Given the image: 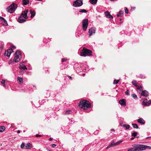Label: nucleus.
<instances>
[{
	"label": "nucleus",
	"mask_w": 151,
	"mask_h": 151,
	"mask_svg": "<svg viewBox=\"0 0 151 151\" xmlns=\"http://www.w3.org/2000/svg\"><path fill=\"white\" fill-rule=\"evenodd\" d=\"M97 0H90V1L91 4L95 5L96 4Z\"/></svg>",
	"instance_id": "4be33fe9"
},
{
	"label": "nucleus",
	"mask_w": 151,
	"mask_h": 151,
	"mask_svg": "<svg viewBox=\"0 0 151 151\" xmlns=\"http://www.w3.org/2000/svg\"><path fill=\"white\" fill-rule=\"evenodd\" d=\"M132 96L134 99H137V96L136 94H133L132 95Z\"/></svg>",
	"instance_id": "7c9ffc66"
},
{
	"label": "nucleus",
	"mask_w": 151,
	"mask_h": 151,
	"mask_svg": "<svg viewBox=\"0 0 151 151\" xmlns=\"http://www.w3.org/2000/svg\"><path fill=\"white\" fill-rule=\"evenodd\" d=\"M80 55L81 56L84 57H86V56H90L92 55V51L84 47L82 50Z\"/></svg>",
	"instance_id": "7ed1b4c3"
},
{
	"label": "nucleus",
	"mask_w": 151,
	"mask_h": 151,
	"mask_svg": "<svg viewBox=\"0 0 151 151\" xmlns=\"http://www.w3.org/2000/svg\"><path fill=\"white\" fill-rule=\"evenodd\" d=\"M0 19L4 21V22L5 23V25H6L7 24V22L6 21V20L4 19V18L0 16Z\"/></svg>",
	"instance_id": "b1692460"
},
{
	"label": "nucleus",
	"mask_w": 151,
	"mask_h": 151,
	"mask_svg": "<svg viewBox=\"0 0 151 151\" xmlns=\"http://www.w3.org/2000/svg\"><path fill=\"white\" fill-rule=\"evenodd\" d=\"M29 0H22V2L23 5H27L29 3Z\"/></svg>",
	"instance_id": "aec40b11"
},
{
	"label": "nucleus",
	"mask_w": 151,
	"mask_h": 151,
	"mask_svg": "<svg viewBox=\"0 0 151 151\" xmlns=\"http://www.w3.org/2000/svg\"><path fill=\"white\" fill-rule=\"evenodd\" d=\"M137 89L139 90V93L141 94L142 96L146 97L148 95V92L146 90L143 91L142 87L141 86L137 87Z\"/></svg>",
	"instance_id": "0eeeda50"
},
{
	"label": "nucleus",
	"mask_w": 151,
	"mask_h": 151,
	"mask_svg": "<svg viewBox=\"0 0 151 151\" xmlns=\"http://www.w3.org/2000/svg\"><path fill=\"white\" fill-rule=\"evenodd\" d=\"M67 60V59L66 58H64L62 59V61L63 62H66Z\"/></svg>",
	"instance_id": "4c0bfd02"
},
{
	"label": "nucleus",
	"mask_w": 151,
	"mask_h": 151,
	"mask_svg": "<svg viewBox=\"0 0 151 151\" xmlns=\"http://www.w3.org/2000/svg\"><path fill=\"white\" fill-rule=\"evenodd\" d=\"M88 24V19H84L82 22V28L84 31H85L86 30Z\"/></svg>",
	"instance_id": "6e6552de"
},
{
	"label": "nucleus",
	"mask_w": 151,
	"mask_h": 151,
	"mask_svg": "<svg viewBox=\"0 0 151 151\" xmlns=\"http://www.w3.org/2000/svg\"><path fill=\"white\" fill-rule=\"evenodd\" d=\"M5 129V127L2 126L0 127V132H2Z\"/></svg>",
	"instance_id": "bb28decb"
},
{
	"label": "nucleus",
	"mask_w": 151,
	"mask_h": 151,
	"mask_svg": "<svg viewBox=\"0 0 151 151\" xmlns=\"http://www.w3.org/2000/svg\"><path fill=\"white\" fill-rule=\"evenodd\" d=\"M126 101V100L124 99H121L119 101V103L122 106H125Z\"/></svg>",
	"instance_id": "ddd939ff"
},
{
	"label": "nucleus",
	"mask_w": 151,
	"mask_h": 151,
	"mask_svg": "<svg viewBox=\"0 0 151 151\" xmlns=\"http://www.w3.org/2000/svg\"><path fill=\"white\" fill-rule=\"evenodd\" d=\"M122 142V141L121 140L119 141H118L116 143H115V144L116 146L119 144L120 143Z\"/></svg>",
	"instance_id": "473e14b6"
},
{
	"label": "nucleus",
	"mask_w": 151,
	"mask_h": 151,
	"mask_svg": "<svg viewBox=\"0 0 151 151\" xmlns=\"http://www.w3.org/2000/svg\"><path fill=\"white\" fill-rule=\"evenodd\" d=\"M79 12L82 13H86L87 11L85 9H83L82 10L80 11Z\"/></svg>",
	"instance_id": "f704fd0d"
},
{
	"label": "nucleus",
	"mask_w": 151,
	"mask_h": 151,
	"mask_svg": "<svg viewBox=\"0 0 151 151\" xmlns=\"http://www.w3.org/2000/svg\"><path fill=\"white\" fill-rule=\"evenodd\" d=\"M96 28L94 27H91L89 29V36H91L93 34H94L95 33Z\"/></svg>",
	"instance_id": "9b49d317"
},
{
	"label": "nucleus",
	"mask_w": 151,
	"mask_h": 151,
	"mask_svg": "<svg viewBox=\"0 0 151 151\" xmlns=\"http://www.w3.org/2000/svg\"><path fill=\"white\" fill-rule=\"evenodd\" d=\"M17 7V4L14 3L6 8V10L10 13H12L16 9Z\"/></svg>",
	"instance_id": "20e7f679"
},
{
	"label": "nucleus",
	"mask_w": 151,
	"mask_h": 151,
	"mask_svg": "<svg viewBox=\"0 0 151 151\" xmlns=\"http://www.w3.org/2000/svg\"><path fill=\"white\" fill-rule=\"evenodd\" d=\"M79 106L82 109L85 110L91 107V104L88 101L83 100L80 102Z\"/></svg>",
	"instance_id": "f03ea898"
},
{
	"label": "nucleus",
	"mask_w": 151,
	"mask_h": 151,
	"mask_svg": "<svg viewBox=\"0 0 151 151\" xmlns=\"http://www.w3.org/2000/svg\"><path fill=\"white\" fill-rule=\"evenodd\" d=\"M119 82V80H114V84H116L118 83Z\"/></svg>",
	"instance_id": "72a5a7b5"
},
{
	"label": "nucleus",
	"mask_w": 151,
	"mask_h": 151,
	"mask_svg": "<svg viewBox=\"0 0 151 151\" xmlns=\"http://www.w3.org/2000/svg\"><path fill=\"white\" fill-rule=\"evenodd\" d=\"M68 77L69 78L71 79V80H72V78L71 76H68Z\"/></svg>",
	"instance_id": "c03bdc74"
},
{
	"label": "nucleus",
	"mask_w": 151,
	"mask_h": 151,
	"mask_svg": "<svg viewBox=\"0 0 151 151\" xmlns=\"http://www.w3.org/2000/svg\"><path fill=\"white\" fill-rule=\"evenodd\" d=\"M123 127H125L127 129H128L130 127V126L129 125L126 124L124 125Z\"/></svg>",
	"instance_id": "c756f323"
},
{
	"label": "nucleus",
	"mask_w": 151,
	"mask_h": 151,
	"mask_svg": "<svg viewBox=\"0 0 151 151\" xmlns=\"http://www.w3.org/2000/svg\"><path fill=\"white\" fill-rule=\"evenodd\" d=\"M137 122L139 123L144 124L145 122L144 120L142 118H140L139 119H137Z\"/></svg>",
	"instance_id": "2eb2a0df"
},
{
	"label": "nucleus",
	"mask_w": 151,
	"mask_h": 151,
	"mask_svg": "<svg viewBox=\"0 0 151 151\" xmlns=\"http://www.w3.org/2000/svg\"><path fill=\"white\" fill-rule=\"evenodd\" d=\"M137 134H138L137 132H133V133H132V136L135 137L137 135Z\"/></svg>",
	"instance_id": "2f4dec72"
},
{
	"label": "nucleus",
	"mask_w": 151,
	"mask_h": 151,
	"mask_svg": "<svg viewBox=\"0 0 151 151\" xmlns=\"http://www.w3.org/2000/svg\"><path fill=\"white\" fill-rule=\"evenodd\" d=\"M132 83L133 85H134L135 86L137 87H137H139V86H137V83H136L135 81H133L132 82Z\"/></svg>",
	"instance_id": "393cba45"
},
{
	"label": "nucleus",
	"mask_w": 151,
	"mask_h": 151,
	"mask_svg": "<svg viewBox=\"0 0 151 151\" xmlns=\"http://www.w3.org/2000/svg\"><path fill=\"white\" fill-rule=\"evenodd\" d=\"M125 93L126 95H129V91L128 90H127V91L125 92Z\"/></svg>",
	"instance_id": "58836bf2"
},
{
	"label": "nucleus",
	"mask_w": 151,
	"mask_h": 151,
	"mask_svg": "<svg viewBox=\"0 0 151 151\" xmlns=\"http://www.w3.org/2000/svg\"><path fill=\"white\" fill-rule=\"evenodd\" d=\"M12 47L13 48H14V49H15L16 48L14 46H12Z\"/></svg>",
	"instance_id": "09e8293b"
},
{
	"label": "nucleus",
	"mask_w": 151,
	"mask_h": 151,
	"mask_svg": "<svg viewBox=\"0 0 151 151\" xmlns=\"http://www.w3.org/2000/svg\"><path fill=\"white\" fill-rule=\"evenodd\" d=\"M123 15V11H120L117 14V16L118 17H122Z\"/></svg>",
	"instance_id": "412c9836"
},
{
	"label": "nucleus",
	"mask_w": 151,
	"mask_h": 151,
	"mask_svg": "<svg viewBox=\"0 0 151 151\" xmlns=\"http://www.w3.org/2000/svg\"><path fill=\"white\" fill-rule=\"evenodd\" d=\"M12 52V49H10L6 50L4 53V55L7 57H9L11 53Z\"/></svg>",
	"instance_id": "9d476101"
},
{
	"label": "nucleus",
	"mask_w": 151,
	"mask_h": 151,
	"mask_svg": "<svg viewBox=\"0 0 151 151\" xmlns=\"http://www.w3.org/2000/svg\"><path fill=\"white\" fill-rule=\"evenodd\" d=\"M143 103L144 106H148L149 105V104H147L146 102H145L144 101H143Z\"/></svg>",
	"instance_id": "ea45409f"
},
{
	"label": "nucleus",
	"mask_w": 151,
	"mask_h": 151,
	"mask_svg": "<svg viewBox=\"0 0 151 151\" xmlns=\"http://www.w3.org/2000/svg\"><path fill=\"white\" fill-rule=\"evenodd\" d=\"M25 147V144L24 143H22L21 145V147L22 148H24Z\"/></svg>",
	"instance_id": "e433bc0d"
},
{
	"label": "nucleus",
	"mask_w": 151,
	"mask_h": 151,
	"mask_svg": "<svg viewBox=\"0 0 151 151\" xmlns=\"http://www.w3.org/2000/svg\"><path fill=\"white\" fill-rule=\"evenodd\" d=\"M83 0H76L73 3V6L75 7L80 6L83 4Z\"/></svg>",
	"instance_id": "1a4fd4ad"
},
{
	"label": "nucleus",
	"mask_w": 151,
	"mask_h": 151,
	"mask_svg": "<svg viewBox=\"0 0 151 151\" xmlns=\"http://www.w3.org/2000/svg\"><path fill=\"white\" fill-rule=\"evenodd\" d=\"M19 68L20 69H23L24 70L27 69V68L25 65L24 64H23L22 63H20V66H19Z\"/></svg>",
	"instance_id": "4468645a"
},
{
	"label": "nucleus",
	"mask_w": 151,
	"mask_h": 151,
	"mask_svg": "<svg viewBox=\"0 0 151 151\" xmlns=\"http://www.w3.org/2000/svg\"><path fill=\"white\" fill-rule=\"evenodd\" d=\"M15 55L14 61L16 63L19 62L20 60V58L21 57V52L20 51H17L15 52Z\"/></svg>",
	"instance_id": "39448f33"
},
{
	"label": "nucleus",
	"mask_w": 151,
	"mask_h": 151,
	"mask_svg": "<svg viewBox=\"0 0 151 151\" xmlns=\"http://www.w3.org/2000/svg\"><path fill=\"white\" fill-rule=\"evenodd\" d=\"M137 137V138H138V137H139V136Z\"/></svg>",
	"instance_id": "864d4df0"
},
{
	"label": "nucleus",
	"mask_w": 151,
	"mask_h": 151,
	"mask_svg": "<svg viewBox=\"0 0 151 151\" xmlns=\"http://www.w3.org/2000/svg\"><path fill=\"white\" fill-rule=\"evenodd\" d=\"M49 140L50 141H51L52 140V138H49Z\"/></svg>",
	"instance_id": "49530a36"
},
{
	"label": "nucleus",
	"mask_w": 151,
	"mask_h": 151,
	"mask_svg": "<svg viewBox=\"0 0 151 151\" xmlns=\"http://www.w3.org/2000/svg\"><path fill=\"white\" fill-rule=\"evenodd\" d=\"M132 125L133 127V128L136 129H138V127L137 125L136 124H132Z\"/></svg>",
	"instance_id": "c85d7f7f"
},
{
	"label": "nucleus",
	"mask_w": 151,
	"mask_h": 151,
	"mask_svg": "<svg viewBox=\"0 0 151 151\" xmlns=\"http://www.w3.org/2000/svg\"><path fill=\"white\" fill-rule=\"evenodd\" d=\"M6 80L3 79L2 81H1V83L3 84V86L4 87L6 86Z\"/></svg>",
	"instance_id": "5701e85b"
},
{
	"label": "nucleus",
	"mask_w": 151,
	"mask_h": 151,
	"mask_svg": "<svg viewBox=\"0 0 151 151\" xmlns=\"http://www.w3.org/2000/svg\"><path fill=\"white\" fill-rule=\"evenodd\" d=\"M12 7L13 9H14V6H12Z\"/></svg>",
	"instance_id": "603ef678"
},
{
	"label": "nucleus",
	"mask_w": 151,
	"mask_h": 151,
	"mask_svg": "<svg viewBox=\"0 0 151 151\" xmlns=\"http://www.w3.org/2000/svg\"><path fill=\"white\" fill-rule=\"evenodd\" d=\"M147 147H146V149L147 148H151V147H150V146H147Z\"/></svg>",
	"instance_id": "37998d69"
},
{
	"label": "nucleus",
	"mask_w": 151,
	"mask_h": 151,
	"mask_svg": "<svg viewBox=\"0 0 151 151\" xmlns=\"http://www.w3.org/2000/svg\"><path fill=\"white\" fill-rule=\"evenodd\" d=\"M105 14L106 18H109L110 19L113 18V17L110 14V13L108 11L105 12Z\"/></svg>",
	"instance_id": "f8f14e48"
},
{
	"label": "nucleus",
	"mask_w": 151,
	"mask_h": 151,
	"mask_svg": "<svg viewBox=\"0 0 151 151\" xmlns=\"http://www.w3.org/2000/svg\"><path fill=\"white\" fill-rule=\"evenodd\" d=\"M30 13L31 14V17L32 18L34 17L35 15V12L34 10H30Z\"/></svg>",
	"instance_id": "dca6fc26"
},
{
	"label": "nucleus",
	"mask_w": 151,
	"mask_h": 151,
	"mask_svg": "<svg viewBox=\"0 0 151 151\" xmlns=\"http://www.w3.org/2000/svg\"><path fill=\"white\" fill-rule=\"evenodd\" d=\"M32 145L30 143L27 144L25 145V147L27 149H30L32 147Z\"/></svg>",
	"instance_id": "f3484780"
},
{
	"label": "nucleus",
	"mask_w": 151,
	"mask_h": 151,
	"mask_svg": "<svg viewBox=\"0 0 151 151\" xmlns=\"http://www.w3.org/2000/svg\"><path fill=\"white\" fill-rule=\"evenodd\" d=\"M133 147H136L137 151H141L146 149L147 145H132Z\"/></svg>",
	"instance_id": "423d86ee"
},
{
	"label": "nucleus",
	"mask_w": 151,
	"mask_h": 151,
	"mask_svg": "<svg viewBox=\"0 0 151 151\" xmlns=\"http://www.w3.org/2000/svg\"><path fill=\"white\" fill-rule=\"evenodd\" d=\"M116 146L115 143L114 142H112L106 148V149H108L112 147Z\"/></svg>",
	"instance_id": "6ab92c4d"
},
{
	"label": "nucleus",
	"mask_w": 151,
	"mask_h": 151,
	"mask_svg": "<svg viewBox=\"0 0 151 151\" xmlns=\"http://www.w3.org/2000/svg\"><path fill=\"white\" fill-rule=\"evenodd\" d=\"M111 131H114V129H111Z\"/></svg>",
	"instance_id": "8fccbe9b"
},
{
	"label": "nucleus",
	"mask_w": 151,
	"mask_h": 151,
	"mask_svg": "<svg viewBox=\"0 0 151 151\" xmlns=\"http://www.w3.org/2000/svg\"><path fill=\"white\" fill-rule=\"evenodd\" d=\"M17 132L18 133H19L20 132V131L19 130H18L17 131Z\"/></svg>",
	"instance_id": "a18cd8bd"
},
{
	"label": "nucleus",
	"mask_w": 151,
	"mask_h": 151,
	"mask_svg": "<svg viewBox=\"0 0 151 151\" xmlns=\"http://www.w3.org/2000/svg\"><path fill=\"white\" fill-rule=\"evenodd\" d=\"M28 12V9L22 12L17 20L19 23H22L25 22V19L28 18L27 13Z\"/></svg>",
	"instance_id": "f257e3e1"
},
{
	"label": "nucleus",
	"mask_w": 151,
	"mask_h": 151,
	"mask_svg": "<svg viewBox=\"0 0 151 151\" xmlns=\"http://www.w3.org/2000/svg\"><path fill=\"white\" fill-rule=\"evenodd\" d=\"M36 137H41V135H39V134H37L36 135H35Z\"/></svg>",
	"instance_id": "79ce46f5"
},
{
	"label": "nucleus",
	"mask_w": 151,
	"mask_h": 151,
	"mask_svg": "<svg viewBox=\"0 0 151 151\" xmlns=\"http://www.w3.org/2000/svg\"><path fill=\"white\" fill-rule=\"evenodd\" d=\"M134 139V138H131V140H133V139Z\"/></svg>",
	"instance_id": "3c124183"
},
{
	"label": "nucleus",
	"mask_w": 151,
	"mask_h": 151,
	"mask_svg": "<svg viewBox=\"0 0 151 151\" xmlns=\"http://www.w3.org/2000/svg\"><path fill=\"white\" fill-rule=\"evenodd\" d=\"M17 81L20 84H22L23 83V78H21L20 77H17Z\"/></svg>",
	"instance_id": "a211bd4d"
},
{
	"label": "nucleus",
	"mask_w": 151,
	"mask_h": 151,
	"mask_svg": "<svg viewBox=\"0 0 151 151\" xmlns=\"http://www.w3.org/2000/svg\"><path fill=\"white\" fill-rule=\"evenodd\" d=\"M151 138V137H147L146 138V139H148V138Z\"/></svg>",
	"instance_id": "de8ad7c7"
},
{
	"label": "nucleus",
	"mask_w": 151,
	"mask_h": 151,
	"mask_svg": "<svg viewBox=\"0 0 151 151\" xmlns=\"http://www.w3.org/2000/svg\"><path fill=\"white\" fill-rule=\"evenodd\" d=\"M72 111L70 110H68L65 111V114H71L72 113Z\"/></svg>",
	"instance_id": "cd10ccee"
},
{
	"label": "nucleus",
	"mask_w": 151,
	"mask_h": 151,
	"mask_svg": "<svg viewBox=\"0 0 151 151\" xmlns=\"http://www.w3.org/2000/svg\"><path fill=\"white\" fill-rule=\"evenodd\" d=\"M56 146V145H55V144H52L51 145V146L53 147H55Z\"/></svg>",
	"instance_id": "a19ab883"
},
{
	"label": "nucleus",
	"mask_w": 151,
	"mask_h": 151,
	"mask_svg": "<svg viewBox=\"0 0 151 151\" xmlns=\"http://www.w3.org/2000/svg\"><path fill=\"white\" fill-rule=\"evenodd\" d=\"M124 10H125V12L126 13L128 14V10L127 9V8L126 7H125L124 8Z\"/></svg>",
	"instance_id": "c9c22d12"
},
{
	"label": "nucleus",
	"mask_w": 151,
	"mask_h": 151,
	"mask_svg": "<svg viewBox=\"0 0 151 151\" xmlns=\"http://www.w3.org/2000/svg\"><path fill=\"white\" fill-rule=\"evenodd\" d=\"M134 148H132L129 149L127 150V151H137L136 147H134Z\"/></svg>",
	"instance_id": "a878e982"
}]
</instances>
